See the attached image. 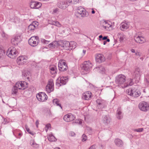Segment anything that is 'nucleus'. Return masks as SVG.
I'll return each mask as SVG.
<instances>
[{"mask_svg": "<svg viewBox=\"0 0 149 149\" xmlns=\"http://www.w3.org/2000/svg\"><path fill=\"white\" fill-rule=\"evenodd\" d=\"M144 80L147 84H149V72L145 75Z\"/></svg>", "mask_w": 149, "mask_h": 149, "instance_id": "nucleus-40", "label": "nucleus"}, {"mask_svg": "<svg viewBox=\"0 0 149 149\" xmlns=\"http://www.w3.org/2000/svg\"><path fill=\"white\" fill-rule=\"evenodd\" d=\"M132 79H130L127 80V82L125 83V84L122 86V87L124 88L127 87L128 86H131L134 84V82Z\"/></svg>", "mask_w": 149, "mask_h": 149, "instance_id": "nucleus-27", "label": "nucleus"}, {"mask_svg": "<svg viewBox=\"0 0 149 149\" xmlns=\"http://www.w3.org/2000/svg\"><path fill=\"white\" fill-rule=\"evenodd\" d=\"M45 112L47 116L50 117L52 116L50 110L49 109H45Z\"/></svg>", "mask_w": 149, "mask_h": 149, "instance_id": "nucleus-42", "label": "nucleus"}, {"mask_svg": "<svg viewBox=\"0 0 149 149\" xmlns=\"http://www.w3.org/2000/svg\"><path fill=\"white\" fill-rule=\"evenodd\" d=\"M48 47L52 49H54L55 48L53 42L49 44L48 45Z\"/></svg>", "mask_w": 149, "mask_h": 149, "instance_id": "nucleus-49", "label": "nucleus"}, {"mask_svg": "<svg viewBox=\"0 0 149 149\" xmlns=\"http://www.w3.org/2000/svg\"><path fill=\"white\" fill-rule=\"evenodd\" d=\"M114 142L116 145L118 147H121L123 145L122 141L119 139H116L114 140Z\"/></svg>", "mask_w": 149, "mask_h": 149, "instance_id": "nucleus-29", "label": "nucleus"}, {"mask_svg": "<svg viewBox=\"0 0 149 149\" xmlns=\"http://www.w3.org/2000/svg\"><path fill=\"white\" fill-rule=\"evenodd\" d=\"M30 7L32 8H37L36 6H37V2H36L31 1L30 4Z\"/></svg>", "mask_w": 149, "mask_h": 149, "instance_id": "nucleus-36", "label": "nucleus"}, {"mask_svg": "<svg viewBox=\"0 0 149 149\" xmlns=\"http://www.w3.org/2000/svg\"><path fill=\"white\" fill-rule=\"evenodd\" d=\"M53 102L54 104L57 106H58L62 109V107L61 105L60 101L58 99H55L53 100Z\"/></svg>", "mask_w": 149, "mask_h": 149, "instance_id": "nucleus-33", "label": "nucleus"}, {"mask_svg": "<svg viewBox=\"0 0 149 149\" xmlns=\"http://www.w3.org/2000/svg\"><path fill=\"white\" fill-rule=\"evenodd\" d=\"M87 139V136L86 135H85L84 134H83L82 136V141H86Z\"/></svg>", "mask_w": 149, "mask_h": 149, "instance_id": "nucleus-51", "label": "nucleus"}, {"mask_svg": "<svg viewBox=\"0 0 149 149\" xmlns=\"http://www.w3.org/2000/svg\"><path fill=\"white\" fill-rule=\"evenodd\" d=\"M93 66L92 64L91 63L90 61H85L83 64L82 69L84 71V73L86 74L88 71H89L91 69Z\"/></svg>", "mask_w": 149, "mask_h": 149, "instance_id": "nucleus-7", "label": "nucleus"}, {"mask_svg": "<svg viewBox=\"0 0 149 149\" xmlns=\"http://www.w3.org/2000/svg\"><path fill=\"white\" fill-rule=\"evenodd\" d=\"M92 11L91 12V13L93 14H94L95 13V11L93 10V9H92Z\"/></svg>", "mask_w": 149, "mask_h": 149, "instance_id": "nucleus-61", "label": "nucleus"}, {"mask_svg": "<svg viewBox=\"0 0 149 149\" xmlns=\"http://www.w3.org/2000/svg\"><path fill=\"white\" fill-rule=\"evenodd\" d=\"M97 103V107L98 109H102L104 108L106 104V102L104 100L99 98L96 100Z\"/></svg>", "mask_w": 149, "mask_h": 149, "instance_id": "nucleus-10", "label": "nucleus"}, {"mask_svg": "<svg viewBox=\"0 0 149 149\" xmlns=\"http://www.w3.org/2000/svg\"><path fill=\"white\" fill-rule=\"evenodd\" d=\"M30 144L33 147H37V144L33 140H31L30 141Z\"/></svg>", "mask_w": 149, "mask_h": 149, "instance_id": "nucleus-43", "label": "nucleus"}, {"mask_svg": "<svg viewBox=\"0 0 149 149\" xmlns=\"http://www.w3.org/2000/svg\"><path fill=\"white\" fill-rule=\"evenodd\" d=\"M75 15L77 17L80 16L81 17H84L87 16L88 14L84 8L80 6L78 8L77 11L75 13Z\"/></svg>", "mask_w": 149, "mask_h": 149, "instance_id": "nucleus-3", "label": "nucleus"}, {"mask_svg": "<svg viewBox=\"0 0 149 149\" xmlns=\"http://www.w3.org/2000/svg\"><path fill=\"white\" fill-rule=\"evenodd\" d=\"M6 55L9 58H13L18 54V52L14 47L9 48L7 51Z\"/></svg>", "mask_w": 149, "mask_h": 149, "instance_id": "nucleus-5", "label": "nucleus"}, {"mask_svg": "<svg viewBox=\"0 0 149 149\" xmlns=\"http://www.w3.org/2000/svg\"><path fill=\"white\" fill-rule=\"evenodd\" d=\"M52 42L55 47H60L61 46V41H54Z\"/></svg>", "mask_w": 149, "mask_h": 149, "instance_id": "nucleus-38", "label": "nucleus"}, {"mask_svg": "<svg viewBox=\"0 0 149 149\" xmlns=\"http://www.w3.org/2000/svg\"><path fill=\"white\" fill-rule=\"evenodd\" d=\"M96 68V69H98V70L99 71H100V72L102 74H104V73L105 69L102 66H100L98 68Z\"/></svg>", "mask_w": 149, "mask_h": 149, "instance_id": "nucleus-39", "label": "nucleus"}, {"mask_svg": "<svg viewBox=\"0 0 149 149\" xmlns=\"http://www.w3.org/2000/svg\"><path fill=\"white\" fill-rule=\"evenodd\" d=\"M28 83L24 81H18L16 84V86H17L19 89H25L27 87Z\"/></svg>", "mask_w": 149, "mask_h": 149, "instance_id": "nucleus-12", "label": "nucleus"}, {"mask_svg": "<svg viewBox=\"0 0 149 149\" xmlns=\"http://www.w3.org/2000/svg\"><path fill=\"white\" fill-rule=\"evenodd\" d=\"M28 59V58L25 56H21L17 58V62L19 65L24 64Z\"/></svg>", "mask_w": 149, "mask_h": 149, "instance_id": "nucleus-13", "label": "nucleus"}, {"mask_svg": "<svg viewBox=\"0 0 149 149\" xmlns=\"http://www.w3.org/2000/svg\"><path fill=\"white\" fill-rule=\"evenodd\" d=\"M68 81V79L67 77L62 76L57 79L56 84L58 86H60L61 85L65 84Z\"/></svg>", "mask_w": 149, "mask_h": 149, "instance_id": "nucleus-6", "label": "nucleus"}, {"mask_svg": "<svg viewBox=\"0 0 149 149\" xmlns=\"http://www.w3.org/2000/svg\"><path fill=\"white\" fill-rule=\"evenodd\" d=\"M143 128H142L138 129H135L134 130V131L139 132H142L143 131Z\"/></svg>", "mask_w": 149, "mask_h": 149, "instance_id": "nucleus-48", "label": "nucleus"}, {"mask_svg": "<svg viewBox=\"0 0 149 149\" xmlns=\"http://www.w3.org/2000/svg\"><path fill=\"white\" fill-rule=\"evenodd\" d=\"M48 138L49 140L51 141H55L56 140L55 137L52 134L49 135L48 136Z\"/></svg>", "mask_w": 149, "mask_h": 149, "instance_id": "nucleus-37", "label": "nucleus"}, {"mask_svg": "<svg viewBox=\"0 0 149 149\" xmlns=\"http://www.w3.org/2000/svg\"><path fill=\"white\" fill-rule=\"evenodd\" d=\"M58 11L57 9H55L53 10V12L54 13H56L57 11Z\"/></svg>", "mask_w": 149, "mask_h": 149, "instance_id": "nucleus-64", "label": "nucleus"}, {"mask_svg": "<svg viewBox=\"0 0 149 149\" xmlns=\"http://www.w3.org/2000/svg\"><path fill=\"white\" fill-rule=\"evenodd\" d=\"M123 114L122 111V110L120 108H118L117 111L116 117L117 119L120 120L123 118Z\"/></svg>", "mask_w": 149, "mask_h": 149, "instance_id": "nucleus-25", "label": "nucleus"}, {"mask_svg": "<svg viewBox=\"0 0 149 149\" xmlns=\"http://www.w3.org/2000/svg\"><path fill=\"white\" fill-rule=\"evenodd\" d=\"M129 27V23L128 22H123L120 24V28L121 30L125 31Z\"/></svg>", "mask_w": 149, "mask_h": 149, "instance_id": "nucleus-26", "label": "nucleus"}, {"mask_svg": "<svg viewBox=\"0 0 149 149\" xmlns=\"http://www.w3.org/2000/svg\"><path fill=\"white\" fill-rule=\"evenodd\" d=\"M49 70L51 73L52 74H54L57 73V69L55 65H52L49 67Z\"/></svg>", "mask_w": 149, "mask_h": 149, "instance_id": "nucleus-30", "label": "nucleus"}, {"mask_svg": "<svg viewBox=\"0 0 149 149\" xmlns=\"http://www.w3.org/2000/svg\"><path fill=\"white\" fill-rule=\"evenodd\" d=\"M37 36L31 37L28 40V42L29 45L32 47L36 46Z\"/></svg>", "mask_w": 149, "mask_h": 149, "instance_id": "nucleus-17", "label": "nucleus"}, {"mask_svg": "<svg viewBox=\"0 0 149 149\" xmlns=\"http://www.w3.org/2000/svg\"><path fill=\"white\" fill-rule=\"evenodd\" d=\"M63 118L65 121L69 122L74 120L75 118V117L74 115L69 113L65 115Z\"/></svg>", "mask_w": 149, "mask_h": 149, "instance_id": "nucleus-16", "label": "nucleus"}, {"mask_svg": "<svg viewBox=\"0 0 149 149\" xmlns=\"http://www.w3.org/2000/svg\"><path fill=\"white\" fill-rule=\"evenodd\" d=\"M36 23H37V22H33L32 24L29 26L28 29L29 32L32 33L34 31L36 26H37V25L36 26L35 25H36Z\"/></svg>", "mask_w": 149, "mask_h": 149, "instance_id": "nucleus-24", "label": "nucleus"}, {"mask_svg": "<svg viewBox=\"0 0 149 149\" xmlns=\"http://www.w3.org/2000/svg\"><path fill=\"white\" fill-rule=\"evenodd\" d=\"M104 22L105 23V25H104L103 27L105 29H106L107 28H109V27H111V25L110 24L108 23L106 21H104Z\"/></svg>", "mask_w": 149, "mask_h": 149, "instance_id": "nucleus-44", "label": "nucleus"}, {"mask_svg": "<svg viewBox=\"0 0 149 149\" xmlns=\"http://www.w3.org/2000/svg\"><path fill=\"white\" fill-rule=\"evenodd\" d=\"M22 40L21 36L19 35H16L11 40L12 44L15 45H17Z\"/></svg>", "mask_w": 149, "mask_h": 149, "instance_id": "nucleus-14", "label": "nucleus"}, {"mask_svg": "<svg viewBox=\"0 0 149 149\" xmlns=\"http://www.w3.org/2000/svg\"><path fill=\"white\" fill-rule=\"evenodd\" d=\"M54 90V84L53 79L49 80L48 83L46 86V90L48 93H50L53 91Z\"/></svg>", "mask_w": 149, "mask_h": 149, "instance_id": "nucleus-11", "label": "nucleus"}, {"mask_svg": "<svg viewBox=\"0 0 149 149\" xmlns=\"http://www.w3.org/2000/svg\"><path fill=\"white\" fill-rule=\"evenodd\" d=\"M99 37L100 39H101V38L102 39L103 36L102 35H100L99 36Z\"/></svg>", "mask_w": 149, "mask_h": 149, "instance_id": "nucleus-62", "label": "nucleus"}, {"mask_svg": "<svg viewBox=\"0 0 149 149\" xmlns=\"http://www.w3.org/2000/svg\"><path fill=\"white\" fill-rule=\"evenodd\" d=\"M76 43L74 41H71L70 42V47L68 48L69 50H71L74 49L76 47Z\"/></svg>", "mask_w": 149, "mask_h": 149, "instance_id": "nucleus-35", "label": "nucleus"}, {"mask_svg": "<svg viewBox=\"0 0 149 149\" xmlns=\"http://www.w3.org/2000/svg\"><path fill=\"white\" fill-rule=\"evenodd\" d=\"M18 87L16 86V85L15 84V86H14L13 88L12 89L13 93L14 94H16L18 91Z\"/></svg>", "mask_w": 149, "mask_h": 149, "instance_id": "nucleus-41", "label": "nucleus"}, {"mask_svg": "<svg viewBox=\"0 0 149 149\" xmlns=\"http://www.w3.org/2000/svg\"><path fill=\"white\" fill-rule=\"evenodd\" d=\"M61 47L65 49H68L70 47V42L66 41L61 40Z\"/></svg>", "mask_w": 149, "mask_h": 149, "instance_id": "nucleus-23", "label": "nucleus"}, {"mask_svg": "<svg viewBox=\"0 0 149 149\" xmlns=\"http://www.w3.org/2000/svg\"><path fill=\"white\" fill-rule=\"evenodd\" d=\"M79 0H66V2L63 1H59L57 4L58 6L62 9H65L69 5L77 3Z\"/></svg>", "mask_w": 149, "mask_h": 149, "instance_id": "nucleus-1", "label": "nucleus"}, {"mask_svg": "<svg viewBox=\"0 0 149 149\" xmlns=\"http://www.w3.org/2000/svg\"><path fill=\"white\" fill-rule=\"evenodd\" d=\"M86 51L85 50H83V52L84 54H85L86 53Z\"/></svg>", "mask_w": 149, "mask_h": 149, "instance_id": "nucleus-63", "label": "nucleus"}, {"mask_svg": "<svg viewBox=\"0 0 149 149\" xmlns=\"http://www.w3.org/2000/svg\"><path fill=\"white\" fill-rule=\"evenodd\" d=\"M125 38V36L123 34H120V41H123Z\"/></svg>", "mask_w": 149, "mask_h": 149, "instance_id": "nucleus-50", "label": "nucleus"}, {"mask_svg": "<svg viewBox=\"0 0 149 149\" xmlns=\"http://www.w3.org/2000/svg\"><path fill=\"white\" fill-rule=\"evenodd\" d=\"M51 128V125L50 124H48L46 125L45 126V130L46 132H47L48 130L49 129Z\"/></svg>", "mask_w": 149, "mask_h": 149, "instance_id": "nucleus-47", "label": "nucleus"}, {"mask_svg": "<svg viewBox=\"0 0 149 149\" xmlns=\"http://www.w3.org/2000/svg\"><path fill=\"white\" fill-rule=\"evenodd\" d=\"M74 123H78L79 124H81L82 123V120L81 119H76Z\"/></svg>", "mask_w": 149, "mask_h": 149, "instance_id": "nucleus-46", "label": "nucleus"}, {"mask_svg": "<svg viewBox=\"0 0 149 149\" xmlns=\"http://www.w3.org/2000/svg\"><path fill=\"white\" fill-rule=\"evenodd\" d=\"M107 36H104V37H103L102 40H106L107 38Z\"/></svg>", "mask_w": 149, "mask_h": 149, "instance_id": "nucleus-58", "label": "nucleus"}, {"mask_svg": "<svg viewBox=\"0 0 149 149\" xmlns=\"http://www.w3.org/2000/svg\"><path fill=\"white\" fill-rule=\"evenodd\" d=\"M143 70L138 67L136 68L135 70L134 73V77H136V79H139L141 75L142 74Z\"/></svg>", "mask_w": 149, "mask_h": 149, "instance_id": "nucleus-19", "label": "nucleus"}, {"mask_svg": "<svg viewBox=\"0 0 149 149\" xmlns=\"http://www.w3.org/2000/svg\"><path fill=\"white\" fill-rule=\"evenodd\" d=\"M59 70L61 71H65L68 69L65 61L63 59L60 60L58 64Z\"/></svg>", "mask_w": 149, "mask_h": 149, "instance_id": "nucleus-8", "label": "nucleus"}, {"mask_svg": "<svg viewBox=\"0 0 149 149\" xmlns=\"http://www.w3.org/2000/svg\"><path fill=\"white\" fill-rule=\"evenodd\" d=\"M5 51L3 47L0 46V58L3 59L5 56Z\"/></svg>", "mask_w": 149, "mask_h": 149, "instance_id": "nucleus-34", "label": "nucleus"}, {"mask_svg": "<svg viewBox=\"0 0 149 149\" xmlns=\"http://www.w3.org/2000/svg\"><path fill=\"white\" fill-rule=\"evenodd\" d=\"M3 120L4 121L2 123V124H6L8 123V122L7 120L6 119L4 118Z\"/></svg>", "mask_w": 149, "mask_h": 149, "instance_id": "nucleus-54", "label": "nucleus"}, {"mask_svg": "<svg viewBox=\"0 0 149 149\" xmlns=\"http://www.w3.org/2000/svg\"><path fill=\"white\" fill-rule=\"evenodd\" d=\"M25 129H26V130L29 133L30 131H31L28 128V126L27 125L25 126Z\"/></svg>", "mask_w": 149, "mask_h": 149, "instance_id": "nucleus-56", "label": "nucleus"}, {"mask_svg": "<svg viewBox=\"0 0 149 149\" xmlns=\"http://www.w3.org/2000/svg\"><path fill=\"white\" fill-rule=\"evenodd\" d=\"M139 107L141 110L147 111L149 110V104L145 101L141 102L139 104Z\"/></svg>", "mask_w": 149, "mask_h": 149, "instance_id": "nucleus-9", "label": "nucleus"}, {"mask_svg": "<svg viewBox=\"0 0 149 149\" xmlns=\"http://www.w3.org/2000/svg\"><path fill=\"white\" fill-rule=\"evenodd\" d=\"M41 41L42 43L46 45L48 44L50 42L49 41L43 38H41Z\"/></svg>", "mask_w": 149, "mask_h": 149, "instance_id": "nucleus-45", "label": "nucleus"}, {"mask_svg": "<svg viewBox=\"0 0 149 149\" xmlns=\"http://www.w3.org/2000/svg\"><path fill=\"white\" fill-rule=\"evenodd\" d=\"M1 35L2 36L3 38H7V35L3 31L2 32Z\"/></svg>", "mask_w": 149, "mask_h": 149, "instance_id": "nucleus-53", "label": "nucleus"}, {"mask_svg": "<svg viewBox=\"0 0 149 149\" xmlns=\"http://www.w3.org/2000/svg\"><path fill=\"white\" fill-rule=\"evenodd\" d=\"M95 60L96 62L99 63L104 61L105 58L104 56L101 54H97L95 56Z\"/></svg>", "mask_w": 149, "mask_h": 149, "instance_id": "nucleus-21", "label": "nucleus"}, {"mask_svg": "<svg viewBox=\"0 0 149 149\" xmlns=\"http://www.w3.org/2000/svg\"><path fill=\"white\" fill-rule=\"evenodd\" d=\"M38 100L43 102L47 100V96L45 93L41 92L38 93Z\"/></svg>", "mask_w": 149, "mask_h": 149, "instance_id": "nucleus-15", "label": "nucleus"}, {"mask_svg": "<svg viewBox=\"0 0 149 149\" xmlns=\"http://www.w3.org/2000/svg\"><path fill=\"white\" fill-rule=\"evenodd\" d=\"M126 92L128 95L134 97H138L141 94V92L138 89L137 86L132 87L127 89Z\"/></svg>", "mask_w": 149, "mask_h": 149, "instance_id": "nucleus-2", "label": "nucleus"}, {"mask_svg": "<svg viewBox=\"0 0 149 149\" xmlns=\"http://www.w3.org/2000/svg\"><path fill=\"white\" fill-rule=\"evenodd\" d=\"M126 81V77L123 74H120L117 76L115 78V82L118 86H123Z\"/></svg>", "mask_w": 149, "mask_h": 149, "instance_id": "nucleus-4", "label": "nucleus"}, {"mask_svg": "<svg viewBox=\"0 0 149 149\" xmlns=\"http://www.w3.org/2000/svg\"><path fill=\"white\" fill-rule=\"evenodd\" d=\"M92 94L89 91H87L85 92L83 94V98L86 100H89L91 97Z\"/></svg>", "mask_w": 149, "mask_h": 149, "instance_id": "nucleus-28", "label": "nucleus"}, {"mask_svg": "<svg viewBox=\"0 0 149 149\" xmlns=\"http://www.w3.org/2000/svg\"><path fill=\"white\" fill-rule=\"evenodd\" d=\"M134 40L136 42L140 44L144 43L146 41V39L144 37L139 36H135L134 37Z\"/></svg>", "mask_w": 149, "mask_h": 149, "instance_id": "nucleus-18", "label": "nucleus"}, {"mask_svg": "<svg viewBox=\"0 0 149 149\" xmlns=\"http://www.w3.org/2000/svg\"><path fill=\"white\" fill-rule=\"evenodd\" d=\"M42 5V4L41 3L38 2V9Z\"/></svg>", "mask_w": 149, "mask_h": 149, "instance_id": "nucleus-57", "label": "nucleus"}, {"mask_svg": "<svg viewBox=\"0 0 149 149\" xmlns=\"http://www.w3.org/2000/svg\"><path fill=\"white\" fill-rule=\"evenodd\" d=\"M22 75L23 79L26 80L27 79L28 81H30V77L29 76L30 74V72L27 70H23L22 72Z\"/></svg>", "mask_w": 149, "mask_h": 149, "instance_id": "nucleus-20", "label": "nucleus"}, {"mask_svg": "<svg viewBox=\"0 0 149 149\" xmlns=\"http://www.w3.org/2000/svg\"><path fill=\"white\" fill-rule=\"evenodd\" d=\"M29 133L30 134L32 135H34V133L33 132H31V131L29 132Z\"/></svg>", "mask_w": 149, "mask_h": 149, "instance_id": "nucleus-60", "label": "nucleus"}, {"mask_svg": "<svg viewBox=\"0 0 149 149\" xmlns=\"http://www.w3.org/2000/svg\"><path fill=\"white\" fill-rule=\"evenodd\" d=\"M48 22L49 24L55 25L58 27H59L61 26V24L59 22L57 21H53L51 19L49 20Z\"/></svg>", "mask_w": 149, "mask_h": 149, "instance_id": "nucleus-31", "label": "nucleus"}, {"mask_svg": "<svg viewBox=\"0 0 149 149\" xmlns=\"http://www.w3.org/2000/svg\"><path fill=\"white\" fill-rule=\"evenodd\" d=\"M13 132L14 136L16 138L20 139L22 136L23 134L22 131L19 130H13Z\"/></svg>", "mask_w": 149, "mask_h": 149, "instance_id": "nucleus-22", "label": "nucleus"}, {"mask_svg": "<svg viewBox=\"0 0 149 149\" xmlns=\"http://www.w3.org/2000/svg\"><path fill=\"white\" fill-rule=\"evenodd\" d=\"M131 52L133 53H135V52H136V51H135V50L134 49H132L131 50Z\"/></svg>", "mask_w": 149, "mask_h": 149, "instance_id": "nucleus-59", "label": "nucleus"}, {"mask_svg": "<svg viewBox=\"0 0 149 149\" xmlns=\"http://www.w3.org/2000/svg\"><path fill=\"white\" fill-rule=\"evenodd\" d=\"M103 120L105 124H108L110 123L111 119L109 116H103Z\"/></svg>", "mask_w": 149, "mask_h": 149, "instance_id": "nucleus-32", "label": "nucleus"}, {"mask_svg": "<svg viewBox=\"0 0 149 149\" xmlns=\"http://www.w3.org/2000/svg\"><path fill=\"white\" fill-rule=\"evenodd\" d=\"M135 55L136 56L139 57L141 56V54L140 53V52H136L134 53Z\"/></svg>", "mask_w": 149, "mask_h": 149, "instance_id": "nucleus-52", "label": "nucleus"}, {"mask_svg": "<svg viewBox=\"0 0 149 149\" xmlns=\"http://www.w3.org/2000/svg\"><path fill=\"white\" fill-rule=\"evenodd\" d=\"M95 145H93L91 146L88 149H95Z\"/></svg>", "mask_w": 149, "mask_h": 149, "instance_id": "nucleus-55", "label": "nucleus"}]
</instances>
